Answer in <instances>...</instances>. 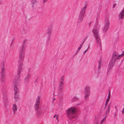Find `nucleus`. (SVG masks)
<instances>
[{
    "label": "nucleus",
    "instance_id": "obj_1",
    "mask_svg": "<svg viewBox=\"0 0 124 124\" xmlns=\"http://www.w3.org/2000/svg\"><path fill=\"white\" fill-rule=\"evenodd\" d=\"M76 109L74 107H72L68 109L67 110V116L70 119L75 118L76 116Z\"/></svg>",
    "mask_w": 124,
    "mask_h": 124
},
{
    "label": "nucleus",
    "instance_id": "obj_2",
    "mask_svg": "<svg viewBox=\"0 0 124 124\" xmlns=\"http://www.w3.org/2000/svg\"><path fill=\"white\" fill-rule=\"evenodd\" d=\"M94 36L95 38L97 44L99 46H101V41L99 35V30L98 28H94L93 30Z\"/></svg>",
    "mask_w": 124,
    "mask_h": 124
},
{
    "label": "nucleus",
    "instance_id": "obj_3",
    "mask_svg": "<svg viewBox=\"0 0 124 124\" xmlns=\"http://www.w3.org/2000/svg\"><path fill=\"white\" fill-rule=\"evenodd\" d=\"M87 6V4L86 3L84 7H82L81 9L78 19V21L79 22H81L83 19Z\"/></svg>",
    "mask_w": 124,
    "mask_h": 124
},
{
    "label": "nucleus",
    "instance_id": "obj_4",
    "mask_svg": "<svg viewBox=\"0 0 124 124\" xmlns=\"http://www.w3.org/2000/svg\"><path fill=\"white\" fill-rule=\"evenodd\" d=\"M90 87L89 86H86L85 88L84 91V99L87 100L88 99V97L90 94Z\"/></svg>",
    "mask_w": 124,
    "mask_h": 124
},
{
    "label": "nucleus",
    "instance_id": "obj_5",
    "mask_svg": "<svg viewBox=\"0 0 124 124\" xmlns=\"http://www.w3.org/2000/svg\"><path fill=\"white\" fill-rule=\"evenodd\" d=\"M109 26V22L108 19H106L105 21L104 26L103 29V32L106 33Z\"/></svg>",
    "mask_w": 124,
    "mask_h": 124
},
{
    "label": "nucleus",
    "instance_id": "obj_6",
    "mask_svg": "<svg viewBox=\"0 0 124 124\" xmlns=\"http://www.w3.org/2000/svg\"><path fill=\"white\" fill-rule=\"evenodd\" d=\"M24 57V54L23 49L21 50L19 54V62H23Z\"/></svg>",
    "mask_w": 124,
    "mask_h": 124
},
{
    "label": "nucleus",
    "instance_id": "obj_7",
    "mask_svg": "<svg viewBox=\"0 0 124 124\" xmlns=\"http://www.w3.org/2000/svg\"><path fill=\"white\" fill-rule=\"evenodd\" d=\"M40 99V96H38L36 99V103L34 106V108L37 111L39 109Z\"/></svg>",
    "mask_w": 124,
    "mask_h": 124
},
{
    "label": "nucleus",
    "instance_id": "obj_8",
    "mask_svg": "<svg viewBox=\"0 0 124 124\" xmlns=\"http://www.w3.org/2000/svg\"><path fill=\"white\" fill-rule=\"evenodd\" d=\"M19 63L18 69L17 73L19 75L20 73L21 72L22 70V66L23 65V62H19Z\"/></svg>",
    "mask_w": 124,
    "mask_h": 124
},
{
    "label": "nucleus",
    "instance_id": "obj_9",
    "mask_svg": "<svg viewBox=\"0 0 124 124\" xmlns=\"http://www.w3.org/2000/svg\"><path fill=\"white\" fill-rule=\"evenodd\" d=\"M13 84L14 85V89L15 93L16 92V93H19V89L16 87V86L17 85V82L16 81H14L13 82Z\"/></svg>",
    "mask_w": 124,
    "mask_h": 124
},
{
    "label": "nucleus",
    "instance_id": "obj_10",
    "mask_svg": "<svg viewBox=\"0 0 124 124\" xmlns=\"http://www.w3.org/2000/svg\"><path fill=\"white\" fill-rule=\"evenodd\" d=\"M4 62H3L2 63V66H1V68H2V70H1V77H5V69H4Z\"/></svg>",
    "mask_w": 124,
    "mask_h": 124
},
{
    "label": "nucleus",
    "instance_id": "obj_11",
    "mask_svg": "<svg viewBox=\"0 0 124 124\" xmlns=\"http://www.w3.org/2000/svg\"><path fill=\"white\" fill-rule=\"evenodd\" d=\"M19 93H16V92L15 93L14 98L15 102H17L19 100Z\"/></svg>",
    "mask_w": 124,
    "mask_h": 124
},
{
    "label": "nucleus",
    "instance_id": "obj_12",
    "mask_svg": "<svg viewBox=\"0 0 124 124\" xmlns=\"http://www.w3.org/2000/svg\"><path fill=\"white\" fill-rule=\"evenodd\" d=\"M121 57H122V56L121 55H119L118 56H112L111 60H113V61L115 62L117 59H118L119 58Z\"/></svg>",
    "mask_w": 124,
    "mask_h": 124
},
{
    "label": "nucleus",
    "instance_id": "obj_13",
    "mask_svg": "<svg viewBox=\"0 0 124 124\" xmlns=\"http://www.w3.org/2000/svg\"><path fill=\"white\" fill-rule=\"evenodd\" d=\"M31 76V74L30 73H28V75L24 78V81L26 82H28L30 79V78Z\"/></svg>",
    "mask_w": 124,
    "mask_h": 124
},
{
    "label": "nucleus",
    "instance_id": "obj_14",
    "mask_svg": "<svg viewBox=\"0 0 124 124\" xmlns=\"http://www.w3.org/2000/svg\"><path fill=\"white\" fill-rule=\"evenodd\" d=\"M12 109L14 113H15V112H16L17 110V106L16 104H13Z\"/></svg>",
    "mask_w": 124,
    "mask_h": 124
},
{
    "label": "nucleus",
    "instance_id": "obj_15",
    "mask_svg": "<svg viewBox=\"0 0 124 124\" xmlns=\"http://www.w3.org/2000/svg\"><path fill=\"white\" fill-rule=\"evenodd\" d=\"M110 104H109L105 113V114L107 116V115L108 114L110 110Z\"/></svg>",
    "mask_w": 124,
    "mask_h": 124
},
{
    "label": "nucleus",
    "instance_id": "obj_16",
    "mask_svg": "<svg viewBox=\"0 0 124 124\" xmlns=\"http://www.w3.org/2000/svg\"><path fill=\"white\" fill-rule=\"evenodd\" d=\"M115 62L113 61V60H111L109 63V67L110 68L112 67L113 66Z\"/></svg>",
    "mask_w": 124,
    "mask_h": 124
},
{
    "label": "nucleus",
    "instance_id": "obj_17",
    "mask_svg": "<svg viewBox=\"0 0 124 124\" xmlns=\"http://www.w3.org/2000/svg\"><path fill=\"white\" fill-rule=\"evenodd\" d=\"M64 76L61 77L59 80V83H64Z\"/></svg>",
    "mask_w": 124,
    "mask_h": 124
},
{
    "label": "nucleus",
    "instance_id": "obj_18",
    "mask_svg": "<svg viewBox=\"0 0 124 124\" xmlns=\"http://www.w3.org/2000/svg\"><path fill=\"white\" fill-rule=\"evenodd\" d=\"M36 111V113L38 116H40L42 114V112L41 111L39 110H38Z\"/></svg>",
    "mask_w": 124,
    "mask_h": 124
},
{
    "label": "nucleus",
    "instance_id": "obj_19",
    "mask_svg": "<svg viewBox=\"0 0 124 124\" xmlns=\"http://www.w3.org/2000/svg\"><path fill=\"white\" fill-rule=\"evenodd\" d=\"M107 115H106L105 116V117H104L102 119L101 121L100 124H102L105 121V120L106 117H107Z\"/></svg>",
    "mask_w": 124,
    "mask_h": 124
},
{
    "label": "nucleus",
    "instance_id": "obj_20",
    "mask_svg": "<svg viewBox=\"0 0 124 124\" xmlns=\"http://www.w3.org/2000/svg\"><path fill=\"white\" fill-rule=\"evenodd\" d=\"M31 1L32 4V7H33L34 5L36 3L37 1L35 0H31Z\"/></svg>",
    "mask_w": 124,
    "mask_h": 124
},
{
    "label": "nucleus",
    "instance_id": "obj_21",
    "mask_svg": "<svg viewBox=\"0 0 124 124\" xmlns=\"http://www.w3.org/2000/svg\"><path fill=\"white\" fill-rule=\"evenodd\" d=\"M118 53L116 52H114L112 56H118Z\"/></svg>",
    "mask_w": 124,
    "mask_h": 124
},
{
    "label": "nucleus",
    "instance_id": "obj_22",
    "mask_svg": "<svg viewBox=\"0 0 124 124\" xmlns=\"http://www.w3.org/2000/svg\"><path fill=\"white\" fill-rule=\"evenodd\" d=\"M83 44L82 43V44H81L79 47H78V48L77 50V51L78 52L80 50V49L81 48H82V46H83Z\"/></svg>",
    "mask_w": 124,
    "mask_h": 124
},
{
    "label": "nucleus",
    "instance_id": "obj_23",
    "mask_svg": "<svg viewBox=\"0 0 124 124\" xmlns=\"http://www.w3.org/2000/svg\"><path fill=\"white\" fill-rule=\"evenodd\" d=\"M1 81L2 82H4L5 81V77H1Z\"/></svg>",
    "mask_w": 124,
    "mask_h": 124
},
{
    "label": "nucleus",
    "instance_id": "obj_24",
    "mask_svg": "<svg viewBox=\"0 0 124 124\" xmlns=\"http://www.w3.org/2000/svg\"><path fill=\"white\" fill-rule=\"evenodd\" d=\"M109 101V99H107L106 101V102L105 104V108H106V106L108 104V102Z\"/></svg>",
    "mask_w": 124,
    "mask_h": 124
},
{
    "label": "nucleus",
    "instance_id": "obj_25",
    "mask_svg": "<svg viewBox=\"0 0 124 124\" xmlns=\"http://www.w3.org/2000/svg\"><path fill=\"white\" fill-rule=\"evenodd\" d=\"M27 40L25 39L24 40L23 42V46H24V45L26 43Z\"/></svg>",
    "mask_w": 124,
    "mask_h": 124
},
{
    "label": "nucleus",
    "instance_id": "obj_26",
    "mask_svg": "<svg viewBox=\"0 0 124 124\" xmlns=\"http://www.w3.org/2000/svg\"><path fill=\"white\" fill-rule=\"evenodd\" d=\"M63 86L59 85V89L60 90H62L63 88Z\"/></svg>",
    "mask_w": 124,
    "mask_h": 124
},
{
    "label": "nucleus",
    "instance_id": "obj_27",
    "mask_svg": "<svg viewBox=\"0 0 124 124\" xmlns=\"http://www.w3.org/2000/svg\"><path fill=\"white\" fill-rule=\"evenodd\" d=\"M51 30L52 29H50L48 30V31L47 33L48 34L50 35V34Z\"/></svg>",
    "mask_w": 124,
    "mask_h": 124
},
{
    "label": "nucleus",
    "instance_id": "obj_28",
    "mask_svg": "<svg viewBox=\"0 0 124 124\" xmlns=\"http://www.w3.org/2000/svg\"><path fill=\"white\" fill-rule=\"evenodd\" d=\"M101 60H100L99 61H98V62L99 63V69L100 68V67L101 65Z\"/></svg>",
    "mask_w": 124,
    "mask_h": 124
},
{
    "label": "nucleus",
    "instance_id": "obj_29",
    "mask_svg": "<svg viewBox=\"0 0 124 124\" xmlns=\"http://www.w3.org/2000/svg\"><path fill=\"white\" fill-rule=\"evenodd\" d=\"M59 85L63 86L64 83H59Z\"/></svg>",
    "mask_w": 124,
    "mask_h": 124
},
{
    "label": "nucleus",
    "instance_id": "obj_30",
    "mask_svg": "<svg viewBox=\"0 0 124 124\" xmlns=\"http://www.w3.org/2000/svg\"><path fill=\"white\" fill-rule=\"evenodd\" d=\"M87 38V36L84 39V41H83L82 42V44H83V43H84V42H85V41L86 40V38Z\"/></svg>",
    "mask_w": 124,
    "mask_h": 124
},
{
    "label": "nucleus",
    "instance_id": "obj_31",
    "mask_svg": "<svg viewBox=\"0 0 124 124\" xmlns=\"http://www.w3.org/2000/svg\"><path fill=\"white\" fill-rule=\"evenodd\" d=\"M110 92L109 93V95L108 96V99H109V101L110 98Z\"/></svg>",
    "mask_w": 124,
    "mask_h": 124
},
{
    "label": "nucleus",
    "instance_id": "obj_32",
    "mask_svg": "<svg viewBox=\"0 0 124 124\" xmlns=\"http://www.w3.org/2000/svg\"><path fill=\"white\" fill-rule=\"evenodd\" d=\"M77 99L78 98L76 97H75L74 98L73 101H76Z\"/></svg>",
    "mask_w": 124,
    "mask_h": 124
},
{
    "label": "nucleus",
    "instance_id": "obj_33",
    "mask_svg": "<svg viewBox=\"0 0 124 124\" xmlns=\"http://www.w3.org/2000/svg\"><path fill=\"white\" fill-rule=\"evenodd\" d=\"M56 119L58 121H58H59V119H58V116L57 115V116H56Z\"/></svg>",
    "mask_w": 124,
    "mask_h": 124
},
{
    "label": "nucleus",
    "instance_id": "obj_34",
    "mask_svg": "<svg viewBox=\"0 0 124 124\" xmlns=\"http://www.w3.org/2000/svg\"><path fill=\"white\" fill-rule=\"evenodd\" d=\"M124 55V50L123 51L122 53L120 54V55H121L122 57Z\"/></svg>",
    "mask_w": 124,
    "mask_h": 124
},
{
    "label": "nucleus",
    "instance_id": "obj_35",
    "mask_svg": "<svg viewBox=\"0 0 124 124\" xmlns=\"http://www.w3.org/2000/svg\"><path fill=\"white\" fill-rule=\"evenodd\" d=\"M47 1V0H44L43 1V2L44 3H45Z\"/></svg>",
    "mask_w": 124,
    "mask_h": 124
},
{
    "label": "nucleus",
    "instance_id": "obj_36",
    "mask_svg": "<svg viewBox=\"0 0 124 124\" xmlns=\"http://www.w3.org/2000/svg\"><path fill=\"white\" fill-rule=\"evenodd\" d=\"M87 51V49L84 52V54H85L86 52Z\"/></svg>",
    "mask_w": 124,
    "mask_h": 124
},
{
    "label": "nucleus",
    "instance_id": "obj_37",
    "mask_svg": "<svg viewBox=\"0 0 124 124\" xmlns=\"http://www.w3.org/2000/svg\"><path fill=\"white\" fill-rule=\"evenodd\" d=\"M116 5V4H114L113 5V8H114L115 7V6Z\"/></svg>",
    "mask_w": 124,
    "mask_h": 124
},
{
    "label": "nucleus",
    "instance_id": "obj_38",
    "mask_svg": "<svg viewBox=\"0 0 124 124\" xmlns=\"http://www.w3.org/2000/svg\"><path fill=\"white\" fill-rule=\"evenodd\" d=\"M122 112L123 114L124 113V108L123 109L122 111Z\"/></svg>",
    "mask_w": 124,
    "mask_h": 124
},
{
    "label": "nucleus",
    "instance_id": "obj_39",
    "mask_svg": "<svg viewBox=\"0 0 124 124\" xmlns=\"http://www.w3.org/2000/svg\"><path fill=\"white\" fill-rule=\"evenodd\" d=\"M28 71H29V72L31 70V68H28Z\"/></svg>",
    "mask_w": 124,
    "mask_h": 124
},
{
    "label": "nucleus",
    "instance_id": "obj_40",
    "mask_svg": "<svg viewBox=\"0 0 124 124\" xmlns=\"http://www.w3.org/2000/svg\"><path fill=\"white\" fill-rule=\"evenodd\" d=\"M57 115H55L53 117V118H54L55 117H56Z\"/></svg>",
    "mask_w": 124,
    "mask_h": 124
},
{
    "label": "nucleus",
    "instance_id": "obj_41",
    "mask_svg": "<svg viewBox=\"0 0 124 124\" xmlns=\"http://www.w3.org/2000/svg\"><path fill=\"white\" fill-rule=\"evenodd\" d=\"M98 122H98L96 124H97L98 123Z\"/></svg>",
    "mask_w": 124,
    "mask_h": 124
}]
</instances>
